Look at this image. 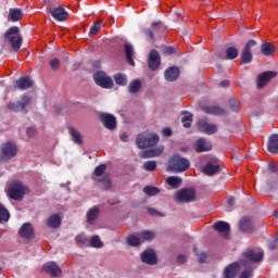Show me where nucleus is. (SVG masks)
<instances>
[{"mask_svg": "<svg viewBox=\"0 0 278 278\" xmlns=\"http://www.w3.org/2000/svg\"><path fill=\"white\" fill-rule=\"evenodd\" d=\"M4 38L11 45V49H13L15 53L21 51L23 35H21V28H18V26H11L4 33Z\"/></svg>", "mask_w": 278, "mask_h": 278, "instance_id": "obj_1", "label": "nucleus"}, {"mask_svg": "<svg viewBox=\"0 0 278 278\" xmlns=\"http://www.w3.org/2000/svg\"><path fill=\"white\" fill-rule=\"evenodd\" d=\"M157 142H160V136L149 131L140 134L136 139L138 149H150V147H155Z\"/></svg>", "mask_w": 278, "mask_h": 278, "instance_id": "obj_2", "label": "nucleus"}, {"mask_svg": "<svg viewBox=\"0 0 278 278\" xmlns=\"http://www.w3.org/2000/svg\"><path fill=\"white\" fill-rule=\"evenodd\" d=\"M29 192V188L25 187L21 181H13L7 191L9 199L13 201H23L25 194Z\"/></svg>", "mask_w": 278, "mask_h": 278, "instance_id": "obj_3", "label": "nucleus"}, {"mask_svg": "<svg viewBox=\"0 0 278 278\" xmlns=\"http://www.w3.org/2000/svg\"><path fill=\"white\" fill-rule=\"evenodd\" d=\"M190 168V161L188 159L176 154L169 159L168 170H173V173H185Z\"/></svg>", "mask_w": 278, "mask_h": 278, "instance_id": "obj_4", "label": "nucleus"}, {"mask_svg": "<svg viewBox=\"0 0 278 278\" xmlns=\"http://www.w3.org/2000/svg\"><path fill=\"white\" fill-rule=\"evenodd\" d=\"M264 260V252H256L253 248H248L241 257V263L243 266H249V264H260Z\"/></svg>", "mask_w": 278, "mask_h": 278, "instance_id": "obj_5", "label": "nucleus"}, {"mask_svg": "<svg viewBox=\"0 0 278 278\" xmlns=\"http://www.w3.org/2000/svg\"><path fill=\"white\" fill-rule=\"evenodd\" d=\"M18 155V147L14 142H5L1 147L0 160L2 162H10V160L16 157Z\"/></svg>", "mask_w": 278, "mask_h": 278, "instance_id": "obj_6", "label": "nucleus"}, {"mask_svg": "<svg viewBox=\"0 0 278 278\" xmlns=\"http://www.w3.org/2000/svg\"><path fill=\"white\" fill-rule=\"evenodd\" d=\"M197 199V191L192 188L180 189L176 192V203H192Z\"/></svg>", "mask_w": 278, "mask_h": 278, "instance_id": "obj_7", "label": "nucleus"}, {"mask_svg": "<svg viewBox=\"0 0 278 278\" xmlns=\"http://www.w3.org/2000/svg\"><path fill=\"white\" fill-rule=\"evenodd\" d=\"M28 105H31V97L23 94L21 97V101L9 102L7 108L8 110H11V112H23L25 108H28Z\"/></svg>", "mask_w": 278, "mask_h": 278, "instance_id": "obj_8", "label": "nucleus"}, {"mask_svg": "<svg viewBox=\"0 0 278 278\" xmlns=\"http://www.w3.org/2000/svg\"><path fill=\"white\" fill-rule=\"evenodd\" d=\"M93 79L97 86H100L101 88H105L106 90L114 88V80H112V77L105 75L104 72L96 73Z\"/></svg>", "mask_w": 278, "mask_h": 278, "instance_id": "obj_9", "label": "nucleus"}, {"mask_svg": "<svg viewBox=\"0 0 278 278\" xmlns=\"http://www.w3.org/2000/svg\"><path fill=\"white\" fill-rule=\"evenodd\" d=\"M160 66H162V55H160V51L153 49L148 56V68L155 72L160 70Z\"/></svg>", "mask_w": 278, "mask_h": 278, "instance_id": "obj_10", "label": "nucleus"}, {"mask_svg": "<svg viewBox=\"0 0 278 278\" xmlns=\"http://www.w3.org/2000/svg\"><path fill=\"white\" fill-rule=\"evenodd\" d=\"M257 45V41H255V39H250L242 52H241V62L242 64H251V62H253V53L251 52V49H253V47H255Z\"/></svg>", "mask_w": 278, "mask_h": 278, "instance_id": "obj_11", "label": "nucleus"}, {"mask_svg": "<svg viewBox=\"0 0 278 278\" xmlns=\"http://www.w3.org/2000/svg\"><path fill=\"white\" fill-rule=\"evenodd\" d=\"M162 29V22H153L149 28L144 29V36L150 42H155V36H157Z\"/></svg>", "mask_w": 278, "mask_h": 278, "instance_id": "obj_12", "label": "nucleus"}, {"mask_svg": "<svg viewBox=\"0 0 278 278\" xmlns=\"http://www.w3.org/2000/svg\"><path fill=\"white\" fill-rule=\"evenodd\" d=\"M199 131L206 134V136H214L218 131V126L216 124H210L205 119H199L197 122Z\"/></svg>", "mask_w": 278, "mask_h": 278, "instance_id": "obj_13", "label": "nucleus"}, {"mask_svg": "<svg viewBox=\"0 0 278 278\" xmlns=\"http://www.w3.org/2000/svg\"><path fill=\"white\" fill-rule=\"evenodd\" d=\"M18 236L20 238H23V240H34V238H36L34 225H31V223L23 224L18 229Z\"/></svg>", "mask_w": 278, "mask_h": 278, "instance_id": "obj_14", "label": "nucleus"}, {"mask_svg": "<svg viewBox=\"0 0 278 278\" xmlns=\"http://www.w3.org/2000/svg\"><path fill=\"white\" fill-rule=\"evenodd\" d=\"M278 73L273 71H267L258 75L257 77V88L262 90L271 79L277 77Z\"/></svg>", "mask_w": 278, "mask_h": 278, "instance_id": "obj_15", "label": "nucleus"}, {"mask_svg": "<svg viewBox=\"0 0 278 278\" xmlns=\"http://www.w3.org/2000/svg\"><path fill=\"white\" fill-rule=\"evenodd\" d=\"M99 118L103 126L111 131L116 127V117L110 113H99Z\"/></svg>", "mask_w": 278, "mask_h": 278, "instance_id": "obj_16", "label": "nucleus"}, {"mask_svg": "<svg viewBox=\"0 0 278 278\" xmlns=\"http://www.w3.org/2000/svg\"><path fill=\"white\" fill-rule=\"evenodd\" d=\"M43 273H47L50 277H60L62 275V268L55 262H49L42 267Z\"/></svg>", "mask_w": 278, "mask_h": 278, "instance_id": "obj_17", "label": "nucleus"}, {"mask_svg": "<svg viewBox=\"0 0 278 278\" xmlns=\"http://www.w3.org/2000/svg\"><path fill=\"white\" fill-rule=\"evenodd\" d=\"M50 14L54 21L62 23L68 18V12L64 9L63 5H59L52 10H50Z\"/></svg>", "mask_w": 278, "mask_h": 278, "instance_id": "obj_18", "label": "nucleus"}, {"mask_svg": "<svg viewBox=\"0 0 278 278\" xmlns=\"http://www.w3.org/2000/svg\"><path fill=\"white\" fill-rule=\"evenodd\" d=\"M193 149L197 153H207V151H212V142L205 138H200L193 144Z\"/></svg>", "mask_w": 278, "mask_h": 278, "instance_id": "obj_19", "label": "nucleus"}, {"mask_svg": "<svg viewBox=\"0 0 278 278\" xmlns=\"http://www.w3.org/2000/svg\"><path fill=\"white\" fill-rule=\"evenodd\" d=\"M213 229L222 236V238H229V231H231V226L226 222H217L213 225Z\"/></svg>", "mask_w": 278, "mask_h": 278, "instance_id": "obj_20", "label": "nucleus"}, {"mask_svg": "<svg viewBox=\"0 0 278 278\" xmlns=\"http://www.w3.org/2000/svg\"><path fill=\"white\" fill-rule=\"evenodd\" d=\"M141 262H143V264H149V266H154V264H157V255L155 254V251L146 250L142 252Z\"/></svg>", "mask_w": 278, "mask_h": 278, "instance_id": "obj_21", "label": "nucleus"}, {"mask_svg": "<svg viewBox=\"0 0 278 278\" xmlns=\"http://www.w3.org/2000/svg\"><path fill=\"white\" fill-rule=\"evenodd\" d=\"M163 151H164V147L160 146L157 148H153V149L141 152L139 154V157H141V160H149L150 157H159V155H162Z\"/></svg>", "mask_w": 278, "mask_h": 278, "instance_id": "obj_22", "label": "nucleus"}, {"mask_svg": "<svg viewBox=\"0 0 278 278\" xmlns=\"http://www.w3.org/2000/svg\"><path fill=\"white\" fill-rule=\"evenodd\" d=\"M239 229L241 231H245L247 233H253L254 226H253V219L249 216L242 217L239 223Z\"/></svg>", "mask_w": 278, "mask_h": 278, "instance_id": "obj_23", "label": "nucleus"}, {"mask_svg": "<svg viewBox=\"0 0 278 278\" xmlns=\"http://www.w3.org/2000/svg\"><path fill=\"white\" fill-rule=\"evenodd\" d=\"M202 112L205 114H211V116H225V109L216 105H205L202 106Z\"/></svg>", "mask_w": 278, "mask_h": 278, "instance_id": "obj_24", "label": "nucleus"}, {"mask_svg": "<svg viewBox=\"0 0 278 278\" xmlns=\"http://www.w3.org/2000/svg\"><path fill=\"white\" fill-rule=\"evenodd\" d=\"M34 86V80H30L29 77H21L15 81L14 88L17 90H27Z\"/></svg>", "mask_w": 278, "mask_h": 278, "instance_id": "obj_25", "label": "nucleus"}, {"mask_svg": "<svg viewBox=\"0 0 278 278\" xmlns=\"http://www.w3.org/2000/svg\"><path fill=\"white\" fill-rule=\"evenodd\" d=\"M267 151L274 155H278V134H273L267 143Z\"/></svg>", "mask_w": 278, "mask_h": 278, "instance_id": "obj_26", "label": "nucleus"}, {"mask_svg": "<svg viewBox=\"0 0 278 278\" xmlns=\"http://www.w3.org/2000/svg\"><path fill=\"white\" fill-rule=\"evenodd\" d=\"M124 51L126 55V62L130 66H136V62L134 61V46L129 42L124 43Z\"/></svg>", "mask_w": 278, "mask_h": 278, "instance_id": "obj_27", "label": "nucleus"}, {"mask_svg": "<svg viewBox=\"0 0 278 278\" xmlns=\"http://www.w3.org/2000/svg\"><path fill=\"white\" fill-rule=\"evenodd\" d=\"M240 270V264L238 263H231L225 268L224 277L225 278H236V275H238Z\"/></svg>", "mask_w": 278, "mask_h": 278, "instance_id": "obj_28", "label": "nucleus"}, {"mask_svg": "<svg viewBox=\"0 0 278 278\" xmlns=\"http://www.w3.org/2000/svg\"><path fill=\"white\" fill-rule=\"evenodd\" d=\"M179 68L178 67H169L164 72V76L166 81H177L179 79Z\"/></svg>", "mask_w": 278, "mask_h": 278, "instance_id": "obj_29", "label": "nucleus"}, {"mask_svg": "<svg viewBox=\"0 0 278 278\" xmlns=\"http://www.w3.org/2000/svg\"><path fill=\"white\" fill-rule=\"evenodd\" d=\"M23 18V10L21 9H10L8 21L10 23H18Z\"/></svg>", "mask_w": 278, "mask_h": 278, "instance_id": "obj_30", "label": "nucleus"}, {"mask_svg": "<svg viewBox=\"0 0 278 278\" xmlns=\"http://www.w3.org/2000/svg\"><path fill=\"white\" fill-rule=\"evenodd\" d=\"M68 134H70L73 142H75V144H84V139L81 137V132H79V130L75 129V127L70 126Z\"/></svg>", "mask_w": 278, "mask_h": 278, "instance_id": "obj_31", "label": "nucleus"}, {"mask_svg": "<svg viewBox=\"0 0 278 278\" xmlns=\"http://www.w3.org/2000/svg\"><path fill=\"white\" fill-rule=\"evenodd\" d=\"M275 51H277V48L275 47V45L270 42H264L261 45V53L266 58H269V55H273Z\"/></svg>", "mask_w": 278, "mask_h": 278, "instance_id": "obj_32", "label": "nucleus"}, {"mask_svg": "<svg viewBox=\"0 0 278 278\" xmlns=\"http://www.w3.org/2000/svg\"><path fill=\"white\" fill-rule=\"evenodd\" d=\"M99 214H101V211L99 210V206H93L87 212V223L89 225H94V220L99 218Z\"/></svg>", "mask_w": 278, "mask_h": 278, "instance_id": "obj_33", "label": "nucleus"}, {"mask_svg": "<svg viewBox=\"0 0 278 278\" xmlns=\"http://www.w3.org/2000/svg\"><path fill=\"white\" fill-rule=\"evenodd\" d=\"M94 184H99L102 190L112 189V180L108 176H102L101 178H93Z\"/></svg>", "mask_w": 278, "mask_h": 278, "instance_id": "obj_34", "label": "nucleus"}, {"mask_svg": "<svg viewBox=\"0 0 278 278\" xmlns=\"http://www.w3.org/2000/svg\"><path fill=\"white\" fill-rule=\"evenodd\" d=\"M60 225H62V217H60L59 214L50 216L47 220V226L50 227V229H58Z\"/></svg>", "mask_w": 278, "mask_h": 278, "instance_id": "obj_35", "label": "nucleus"}, {"mask_svg": "<svg viewBox=\"0 0 278 278\" xmlns=\"http://www.w3.org/2000/svg\"><path fill=\"white\" fill-rule=\"evenodd\" d=\"M204 175H208V177H212V175H216V173H220V165H214L212 163H207L203 167Z\"/></svg>", "mask_w": 278, "mask_h": 278, "instance_id": "obj_36", "label": "nucleus"}, {"mask_svg": "<svg viewBox=\"0 0 278 278\" xmlns=\"http://www.w3.org/2000/svg\"><path fill=\"white\" fill-rule=\"evenodd\" d=\"M166 185L170 186V188L177 189L181 186L182 180L178 176H169L166 178Z\"/></svg>", "mask_w": 278, "mask_h": 278, "instance_id": "obj_37", "label": "nucleus"}, {"mask_svg": "<svg viewBox=\"0 0 278 278\" xmlns=\"http://www.w3.org/2000/svg\"><path fill=\"white\" fill-rule=\"evenodd\" d=\"M142 88V83L139 79H135L128 85V92L130 94H136L137 92H140V89Z\"/></svg>", "mask_w": 278, "mask_h": 278, "instance_id": "obj_38", "label": "nucleus"}, {"mask_svg": "<svg viewBox=\"0 0 278 278\" xmlns=\"http://www.w3.org/2000/svg\"><path fill=\"white\" fill-rule=\"evenodd\" d=\"M8 220H10V211H8L5 205L0 203V225L8 223Z\"/></svg>", "mask_w": 278, "mask_h": 278, "instance_id": "obj_39", "label": "nucleus"}, {"mask_svg": "<svg viewBox=\"0 0 278 278\" xmlns=\"http://www.w3.org/2000/svg\"><path fill=\"white\" fill-rule=\"evenodd\" d=\"M108 166L105 164L99 165L94 168L93 177L92 179H101L102 177H105V169Z\"/></svg>", "mask_w": 278, "mask_h": 278, "instance_id": "obj_40", "label": "nucleus"}, {"mask_svg": "<svg viewBox=\"0 0 278 278\" xmlns=\"http://www.w3.org/2000/svg\"><path fill=\"white\" fill-rule=\"evenodd\" d=\"M226 60H236L238 58V48L236 47H228L225 51Z\"/></svg>", "mask_w": 278, "mask_h": 278, "instance_id": "obj_41", "label": "nucleus"}, {"mask_svg": "<svg viewBox=\"0 0 278 278\" xmlns=\"http://www.w3.org/2000/svg\"><path fill=\"white\" fill-rule=\"evenodd\" d=\"M141 243L142 241L140 240V238L135 235H130L127 237V244L129 247H140Z\"/></svg>", "mask_w": 278, "mask_h": 278, "instance_id": "obj_42", "label": "nucleus"}, {"mask_svg": "<svg viewBox=\"0 0 278 278\" xmlns=\"http://www.w3.org/2000/svg\"><path fill=\"white\" fill-rule=\"evenodd\" d=\"M114 81L117 86H127V75L116 74L114 76Z\"/></svg>", "mask_w": 278, "mask_h": 278, "instance_id": "obj_43", "label": "nucleus"}, {"mask_svg": "<svg viewBox=\"0 0 278 278\" xmlns=\"http://www.w3.org/2000/svg\"><path fill=\"white\" fill-rule=\"evenodd\" d=\"M139 237L141 238V240L151 241L153 240V238H155V232L151 230H143L139 233Z\"/></svg>", "mask_w": 278, "mask_h": 278, "instance_id": "obj_44", "label": "nucleus"}, {"mask_svg": "<svg viewBox=\"0 0 278 278\" xmlns=\"http://www.w3.org/2000/svg\"><path fill=\"white\" fill-rule=\"evenodd\" d=\"M157 168V162L155 161H147L143 163V169L148 170L149 173H153Z\"/></svg>", "mask_w": 278, "mask_h": 278, "instance_id": "obj_45", "label": "nucleus"}, {"mask_svg": "<svg viewBox=\"0 0 278 278\" xmlns=\"http://www.w3.org/2000/svg\"><path fill=\"white\" fill-rule=\"evenodd\" d=\"M143 192L148 197H155V194H160V189H157L156 187L147 186L144 187Z\"/></svg>", "mask_w": 278, "mask_h": 278, "instance_id": "obj_46", "label": "nucleus"}, {"mask_svg": "<svg viewBox=\"0 0 278 278\" xmlns=\"http://www.w3.org/2000/svg\"><path fill=\"white\" fill-rule=\"evenodd\" d=\"M101 31V21L96 22L89 30V36H96V34H99Z\"/></svg>", "mask_w": 278, "mask_h": 278, "instance_id": "obj_47", "label": "nucleus"}, {"mask_svg": "<svg viewBox=\"0 0 278 278\" xmlns=\"http://www.w3.org/2000/svg\"><path fill=\"white\" fill-rule=\"evenodd\" d=\"M90 244L91 247H93V249H101L103 247V242L101 241V238H99V236H93L91 238Z\"/></svg>", "mask_w": 278, "mask_h": 278, "instance_id": "obj_48", "label": "nucleus"}, {"mask_svg": "<svg viewBox=\"0 0 278 278\" xmlns=\"http://www.w3.org/2000/svg\"><path fill=\"white\" fill-rule=\"evenodd\" d=\"M181 123L184 124V127H186L187 129L192 127V114H188L181 117Z\"/></svg>", "mask_w": 278, "mask_h": 278, "instance_id": "obj_49", "label": "nucleus"}, {"mask_svg": "<svg viewBox=\"0 0 278 278\" xmlns=\"http://www.w3.org/2000/svg\"><path fill=\"white\" fill-rule=\"evenodd\" d=\"M229 103L232 112H238V110H240V101L238 99L232 98L230 99Z\"/></svg>", "mask_w": 278, "mask_h": 278, "instance_id": "obj_50", "label": "nucleus"}, {"mask_svg": "<svg viewBox=\"0 0 278 278\" xmlns=\"http://www.w3.org/2000/svg\"><path fill=\"white\" fill-rule=\"evenodd\" d=\"M193 251H194L195 255L198 256L200 264H204V262H206V260H207V253H205V252L199 253V252H197V248H194Z\"/></svg>", "mask_w": 278, "mask_h": 278, "instance_id": "obj_51", "label": "nucleus"}, {"mask_svg": "<svg viewBox=\"0 0 278 278\" xmlns=\"http://www.w3.org/2000/svg\"><path fill=\"white\" fill-rule=\"evenodd\" d=\"M49 64L53 71H60V61L58 59L50 60Z\"/></svg>", "mask_w": 278, "mask_h": 278, "instance_id": "obj_52", "label": "nucleus"}, {"mask_svg": "<svg viewBox=\"0 0 278 278\" xmlns=\"http://www.w3.org/2000/svg\"><path fill=\"white\" fill-rule=\"evenodd\" d=\"M253 277V271L251 269H245L243 270L239 278H252Z\"/></svg>", "mask_w": 278, "mask_h": 278, "instance_id": "obj_53", "label": "nucleus"}, {"mask_svg": "<svg viewBox=\"0 0 278 278\" xmlns=\"http://www.w3.org/2000/svg\"><path fill=\"white\" fill-rule=\"evenodd\" d=\"M173 53H175V48L172 46H167L163 50V55H173Z\"/></svg>", "mask_w": 278, "mask_h": 278, "instance_id": "obj_54", "label": "nucleus"}, {"mask_svg": "<svg viewBox=\"0 0 278 278\" xmlns=\"http://www.w3.org/2000/svg\"><path fill=\"white\" fill-rule=\"evenodd\" d=\"M75 241L77 244H86V237L84 235H77Z\"/></svg>", "mask_w": 278, "mask_h": 278, "instance_id": "obj_55", "label": "nucleus"}, {"mask_svg": "<svg viewBox=\"0 0 278 278\" xmlns=\"http://www.w3.org/2000/svg\"><path fill=\"white\" fill-rule=\"evenodd\" d=\"M148 214L150 216H164V214L157 212L155 208H148Z\"/></svg>", "mask_w": 278, "mask_h": 278, "instance_id": "obj_56", "label": "nucleus"}, {"mask_svg": "<svg viewBox=\"0 0 278 278\" xmlns=\"http://www.w3.org/2000/svg\"><path fill=\"white\" fill-rule=\"evenodd\" d=\"M26 134H27L28 138H34V136H36V129L34 127H28L26 129Z\"/></svg>", "mask_w": 278, "mask_h": 278, "instance_id": "obj_57", "label": "nucleus"}, {"mask_svg": "<svg viewBox=\"0 0 278 278\" xmlns=\"http://www.w3.org/2000/svg\"><path fill=\"white\" fill-rule=\"evenodd\" d=\"M177 262H178L179 264H186V262H188V258L186 257V255L179 254V255L177 256Z\"/></svg>", "mask_w": 278, "mask_h": 278, "instance_id": "obj_58", "label": "nucleus"}, {"mask_svg": "<svg viewBox=\"0 0 278 278\" xmlns=\"http://www.w3.org/2000/svg\"><path fill=\"white\" fill-rule=\"evenodd\" d=\"M163 135H164V136H167V137L173 136V130L170 129V127H165V128L163 129Z\"/></svg>", "mask_w": 278, "mask_h": 278, "instance_id": "obj_59", "label": "nucleus"}, {"mask_svg": "<svg viewBox=\"0 0 278 278\" xmlns=\"http://www.w3.org/2000/svg\"><path fill=\"white\" fill-rule=\"evenodd\" d=\"M268 168H269L270 173H277L278 172V167L275 165V163H269Z\"/></svg>", "mask_w": 278, "mask_h": 278, "instance_id": "obj_60", "label": "nucleus"}, {"mask_svg": "<svg viewBox=\"0 0 278 278\" xmlns=\"http://www.w3.org/2000/svg\"><path fill=\"white\" fill-rule=\"evenodd\" d=\"M121 140H122V142H127V140H129V136L124 132V134H122V136H121Z\"/></svg>", "mask_w": 278, "mask_h": 278, "instance_id": "obj_61", "label": "nucleus"}, {"mask_svg": "<svg viewBox=\"0 0 278 278\" xmlns=\"http://www.w3.org/2000/svg\"><path fill=\"white\" fill-rule=\"evenodd\" d=\"M267 186H268V188H277V186H278V182L277 181H274L273 184L271 182H267Z\"/></svg>", "mask_w": 278, "mask_h": 278, "instance_id": "obj_62", "label": "nucleus"}, {"mask_svg": "<svg viewBox=\"0 0 278 278\" xmlns=\"http://www.w3.org/2000/svg\"><path fill=\"white\" fill-rule=\"evenodd\" d=\"M220 86H222V88H227V86H229V80H223L220 83Z\"/></svg>", "mask_w": 278, "mask_h": 278, "instance_id": "obj_63", "label": "nucleus"}, {"mask_svg": "<svg viewBox=\"0 0 278 278\" xmlns=\"http://www.w3.org/2000/svg\"><path fill=\"white\" fill-rule=\"evenodd\" d=\"M233 201H235L233 198H229V199H228L229 205H233Z\"/></svg>", "mask_w": 278, "mask_h": 278, "instance_id": "obj_64", "label": "nucleus"}]
</instances>
